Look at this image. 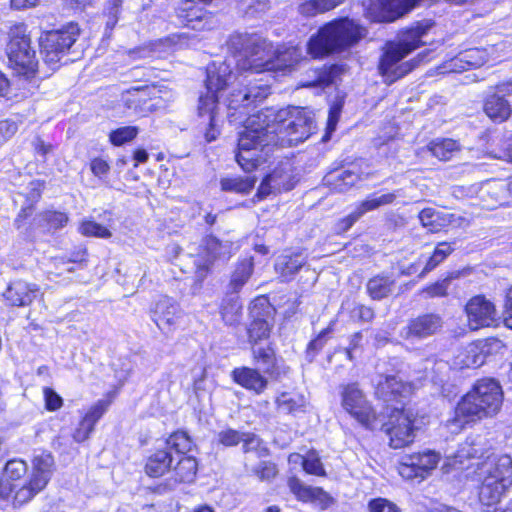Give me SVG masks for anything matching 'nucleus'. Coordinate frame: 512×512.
<instances>
[{
    "instance_id": "1",
    "label": "nucleus",
    "mask_w": 512,
    "mask_h": 512,
    "mask_svg": "<svg viewBox=\"0 0 512 512\" xmlns=\"http://www.w3.org/2000/svg\"><path fill=\"white\" fill-rule=\"evenodd\" d=\"M315 130L312 113L301 107L279 110L273 123L265 127H246L238 140L236 161L251 172L266 160L270 146H292L305 141Z\"/></svg>"
},
{
    "instance_id": "2",
    "label": "nucleus",
    "mask_w": 512,
    "mask_h": 512,
    "mask_svg": "<svg viewBox=\"0 0 512 512\" xmlns=\"http://www.w3.org/2000/svg\"><path fill=\"white\" fill-rule=\"evenodd\" d=\"M231 47L239 51L237 68L243 72L291 71L302 59L296 46L273 48L271 42L257 34H237L231 38Z\"/></svg>"
},
{
    "instance_id": "3",
    "label": "nucleus",
    "mask_w": 512,
    "mask_h": 512,
    "mask_svg": "<svg viewBox=\"0 0 512 512\" xmlns=\"http://www.w3.org/2000/svg\"><path fill=\"white\" fill-rule=\"evenodd\" d=\"M503 402L501 386L494 379H480L458 402L453 418L447 421L452 431L498 413Z\"/></svg>"
},
{
    "instance_id": "4",
    "label": "nucleus",
    "mask_w": 512,
    "mask_h": 512,
    "mask_svg": "<svg viewBox=\"0 0 512 512\" xmlns=\"http://www.w3.org/2000/svg\"><path fill=\"white\" fill-rule=\"evenodd\" d=\"M476 480L481 483L479 499L485 505L498 503L512 486V458L490 454L475 464Z\"/></svg>"
},
{
    "instance_id": "5",
    "label": "nucleus",
    "mask_w": 512,
    "mask_h": 512,
    "mask_svg": "<svg viewBox=\"0 0 512 512\" xmlns=\"http://www.w3.org/2000/svg\"><path fill=\"white\" fill-rule=\"evenodd\" d=\"M366 31L348 18L331 21L320 28L307 43V53L312 58H323L355 45Z\"/></svg>"
},
{
    "instance_id": "6",
    "label": "nucleus",
    "mask_w": 512,
    "mask_h": 512,
    "mask_svg": "<svg viewBox=\"0 0 512 512\" xmlns=\"http://www.w3.org/2000/svg\"><path fill=\"white\" fill-rule=\"evenodd\" d=\"M424 34L425 29L422 26H417L405 31L398 42L386 44L379 63V71L387 83H393L413 69L409 62L401 61L409 53L420 47L422 44L421 37Z\"/></svg>"
},
{
    "instance_id": "7",
    "label": "nucleus",
    "mask_w": 512,
    "mask_h": 512,
    "mask_svg": "<svg viewBox=\"0 0 512 512\" xmlns=\"http://www.w3.org/2000/svg\"><path fill=\"white\" fill-rule=\"evenodd\" d=\"M6 53L9 65L27 79L33 77L37 71L38 61L36 52L31 47V40L24 24L13 25L8 32Z\"/></svg>"
},
{
    "instance_id": "8",
    "label": "nucleus",
    "mask_w": 512,
    "mask_h": 512,
    "mask_svg": "<svg viewBox=\"0 0 512 512\" xmlns=\"http://www.w3.org/2000/svg\"><path fill=\"white\" fill-rule=\"evenodd\" d=\"M235 79L231 64L227 61L213 62L207 68L206 94L199 97V116H207L210 125L215 121L219 93Z\"/></svg>"
},
{
    "instance_id": "9",
    "label": "nucleus",
    "mask_w": 512,
    "mask_h": 512,
    "mask_svg": "<svg viewBox=\"0 0 512 512\" xmlns=\"http://www.w3.org/2000/svg\"><path fill=\"white\" fill-rule=\"evenodd\" d=\"M193 442L184 431L171 434L163 448L156 449L146 460L145 473L149 477H160L171 470L175 454H187L192 449Z\"/></svg>"
},
{
    "instance_id": "10",
    "label": "nucleus",
    "mask_w": 512,
    "mask_h": 512,
    "mask_svg": "<svg viewBox=\"0 0 512 512\" xmlns=\"http://www.w3.org/2000/svg\"><path fill=\"white\" fill-rule=\"evenodd\" d=\"M341 406L353 419L367 429H372L377 414L359 384L348 383L339 386Z\"/></svg>"
},
{
    "instance_id": "11",
    "label": "nucleus",
    "mask_w": 512,
    "mask_h": 512,
    "mask_svg": "<svg viewBox=\"0 0 512 512\" xmlns=\"http://www.w3.org/2000/svg\"><path fill=\"white\" fill-rule=\"evenodd\" d=\"M78 35L79 28L73 23L63 29L47 32L40 39L44 61L49 65H56L75 43Z\"/></svg>"
},
{
    "instance_id": "12",
    "label": "nucleus",
    "mask_w": 512,
    "mask_h": 512,
    "mask_svg": "<svg viewBox=\"0 0 512 512\" xmlns=\"http://www.w3.org/2000/svg\"><path fill=\"white\" fill-rule=\"evenodd\" d=\"M415 415L410 409H394L389 421L383 425L389 436L390 446L400 449L413 443L415 438Z\"/></svg>"
},
{
    "instance_id": "13",
    "label": "nucleus",
    "mask_w": 512,
    "mask_h": 512,
    "mask_svg": "<svg viewBox=\"0 0 512 512\" xmlns=\"http://www.w3.org/2000/svg\"><path fill=\"white\" fill-rule=\"evenodd\" d=\"M440 461V454L432 450L404 455L399 462V474L408 480L425 479Z\"/></svg>"
},
{
    "instance_id": "14",
    "label": "nucleus",
    "mask_w": 512,
    "mask_h": 512,
    "mask_svg": "<svg viewBox=\"0 0 512 512\" xmlns=\"http://www.w3.org/2000/svg\"><path fill=\"white\" fill-rule=\"evenodd\" d=\"M182 316L179 304L168 296H161L150 309L151 320L165 335L172 334L177 329Z\"/></svg>"
},
{
    "instance_id": "15",
    "label": "nucleus",
    "mask_w": 512,
    "mask_h": 512,
    "mask_svg": "<svg viewBox=\"0 0 512 512\" xmlns=\"http://www.w3.org/2000/svg\"><path fill=\"white\" fill-rule=\"evenodd\" d=\"M229 253V245L223 244L214 236H208L203 239L196 256H193L195 274L199 279H203L213 262Z\"/></svg>"
},
{
    "instance_id": "16",
    "label": "nucleus",
    "mask_w": 512,
    "mask_h": 512,
    "mask_svg": "<svg viewBox=\"0 0 512 512\" xmlns=\"http://www.w3.org/2000/svg\"><path fill=\"white\" fill-rule=\"evenodd\" d=\"M468 325L472 330L489 327L497 321L495 305L484 296H475L466 304Z\"/></svg>"
},
{
    "instance_id": "17",
    "label": "nucleus",
    "mask_w": 512,
    "mask_h": 512,
    "mask_svg": "<svg viewBox=\"0 0 512 512\" xmlns=\"http://www.w3.org/2000/svg\"><path fill=\"white\" fill-rule=\"evenodd\" d=\"M442 326L443 320L440 315L427 313L411 319L402 327L400 336L406 340H421L436 334Z\"/></svg>"
},
{
    "instance_id": "18",
    "label": "nucleus",
    "mask_w": 512,
    "mask_h": 512,
    "mask_svg": "<svg viewBox=\"0 0 512 512\" xmlns=\"http://www.w3.org/2000/svg\"><path fill=\"white\" fill-rule=\"evenodd\" d=\"M397 198V192L384 194L372 193L365 200L360 202L355 209L342 220L344 230L349 229L358 219L370 211H374L382 206L392 204Z\"/></svg>"
},
{
    "instance_id": "19",
    "label": "nucleus",
    "mask_w": 512,
    "mask_h": 512,
    "mask_svg": "<svg viewBox=\"0 0 512 512\" xmlns=\"http://www.w3.org/2000/svg\"><path fill=\"white\" fill-rule=\"evenodd\" d=\"M294 181L291 171L285 168H276L261 182L257 197L263 199L272 193H281L293 189Z\"/></svg>"
},
{
    "instance_id": "20",
    "label": "nucleus",
    "mask_w": 512,
    "mask_h": 512,
    "mask_svg": "<svg viewBox=\"0 0 512 512\" xmlns=\"http://www.w3.org/2000/svg\"><path fill=\"white\" fill-rule=\"evenodd\" d=\"M38 292L36 284L16 280L10 283L3 296L9 305L23 307L30 305L38 296Z\"/></svg>"
},
{
    "instance_id": "21",
    "label": "nucleus",
    "mask_w": 512,
    "mask_h": 512,
    "mask_svg": "<svg viewBox=\"0 0 512 512\" xmlns=\"http://www.w3.org/2000/svg\"><path fill=\"white\" fill-rule=\"evenodd\" d=\"M231 376L235 383L258 395L268 386V379L258 369L238 367L232 371Z\"/></svg>"
},
{
    "instance_id": "22",
    "label": "nucleus",
    "mask_w": 512,
    "mask_h": 512,
    "mask_svg": "<svg viewBox=\"0 0 512 512\" xmlns=\"http://www.w3.org/2000/svg\"><path fill=\"white\" fill-rule=\"evenodd\" d=\"M26 472V464L23 461L12 460L8 461L4 475L0 481V497L9 499L13 490L18 487L16 482Z\"/></svg>"
},
{
    "instance_id": "23",
    "label": "nucleus",
    "mask_w": 512,
    "mask_h": 512,
    "mask_svg": "<svg viewBox=\"0 0 512 512\" xmlns=\"http://www.w3.org/2000/svg\"><path fill=\"white\" fill-rule=\"evenodd\" d=\"M486 115L494 121L503 122L512 113V101L500 95L494 90L484 101Z\"/></svg>"
},
{
    "instance_id": "24",
    "label": "nucleus",
    "mask_w": 512,
    "mask_h": 512,
    "mask_svg": "<svg viewBox=\"0 0 512 512\" xmlns=\"http://www.w3.org/2000/svg\"><path fill=\"white\" fill-rule=\"evenodd\" d=\"M488 60L486 50L481 48H471L450 61L449 67L452 72H461L469 68H477L484 65Z\"/></svg>"
},
{
    "instance_id": "25",
    "label": "nucleus",
    "mask_w": 512,
    "mask_h": 512,
    "mask_svg": "<svg viewBox=\"0 0 512 512\" xmlns=\"http://www.w3.org/2000/svg\"><path fill=\"white\" fill-rule=\"evenodd\" d=\"M288 486L291 492L302 501H319L327 507L332 502V498L319 487H311L304 485L298 478L291 477L288 480Z\"/></svg>"
},
{
    "instance_id": "26",
    "label": "nucleus",
    "mask_w": 512,
    "mask_h": 512,
    "mask_svg": "<svg viewBox=\"0 0 512 512\" xmlns=\"http://www.w3.org/2000/svg\"><path fill=\"white\" fill-rule=\"evenodd\" d=\"M237 80L239 86H244V99L249 106L262 102L270 94V86L262 80L250 78V75L241 76Z\"/></svg>"
},
{
    "instance_id": "27",
    "label": "nucleus",
    "mask_w": 512,
    "mask_h": 512,
    "mask_svg": "<svg viewBox=\"0 0 512 512\" xmlns=\"http://www.w3.org/2000/svg\"><path fill=\"white\" fill-rule=\"evenodd\" d=\"M177 464L173 467V479L177 483H191L194 481L198 463L196 458L186 454H176Z\"/></svg>"
},
{
    "instance_id": "28",
    "label": "nucleus",
    "mask_w": 512,
    "mask_h": 512,
    "mask_svg": "<svg viewBox=\"0 0 512 512\" xmlns=\"http://www.w3.org/2000/svg\"><path fill=\"white\" fill-rule=\"evenodd\" d=\"M254 361L263 369V372L272 378L279 376L277 360L274 349L269 345L252 347Z\"/></svg>"
},
{
    "instance_id": "29",
    "label": "nucleus",
    "mask_w": 512,
    "mask_h": 512,
    "mask_svg": "<svg viewBox=\"0 0 512 512\" xmlns=\"http://www.w3.org/2000/svg\"><path fill=\"white\" fill-rule=\"evenodd\" d=\"M305 263L306 258L300 253L281 255L275 262V270L284 281H289Z\"/></svg>"
},
{
    "instance_id": "30",
    "label": "nucleus",
    "mask_w": 512,
    "mask_h": 512,
    "mask_svg": "<svg viewBox=\"0 0 512 512\" xmlns=\"http://www.w3.org/2000/svg\"><path fill=\"white\" fill-rule=\"evenodd\" d=\"M54 459L50 453L42 452L33 459V472L31 478L36 481V485L46 487L52 472Z\"/></svg>"
},
{
    "instance_id": "31",
    "label": "nucleus",
    "mask_w": 512,
    "mask_h": 512,
    "mask_svg": "<svg viewBox=\"0 0 512 512\" xmlns=\"http://www.w3.org/2000/svg\"><path fill=\"white\" fill-rule=\"evenodd\" d=\"M254 264L252 258H245L235 265L228 284L231 293H238L252 276Z\"/></svg>"
},
{
    "instance_id": "32",
    "label": "nucleus",
    "mask_w": 512,
    "mask_h": 512,
    "mask_svg": "<svg viewBox=\"0 0 512 512\" xmlns=\"http://www.w3.org/2000/svg\"><path fill=\"white\" fill-rule=\"evenodd\" d=\"M124 105L136 114H144L150 110L148 87H137L126 91L122 95Z\"/></svg>"
},
{
    "instance_id": "33",
    "label": "nucleus",
    "mask_w": 512,
    "mask_h": 512,
    "mask_svg": "<svg viewBox=\"0 0 512 512\" xmlns=\"http://www.w3.org/2000/svg\"><path fill=\"white\" fill-rule=\"evenodd\" d=\"M395 285V280L388 275H376L366 284L367 293L373 300H381L388 297Z\"/></svg>"
},
{
    "instance_id": "34",
    "label": "nucleus",
    "mask_w": 512,
    "mask_h": 512,
    "mask_svg": "<svg viewBox=\"0 0 512 512\" xmlns=\"http://www.w3.org/2000/svg\"><path fill=\"white\" fill-rule=\"evenodd\" d=\"M361 179L362 177L356 167L337 171L326 177L327 183L333 185L334 189L339 192L346 191Z\"/></svg>"
},
{
    "instance_id": "35",
    "label": "nucleus",
    "mask_w": 512,
    "mask_h": 512,
    "mask_svg": "<svg viewBox=\"0 0 512 512\" xmlns=\"http://www.w3.org/2000/svg\"><path fill=\"white\" fill-rule=\"evenodd\" d=\"M256 181L254 176L224 177L220 179V187L224 192L248 194L254 188Z\"/></svg>"
},
{
    "instance_id": "36",
    "label": "nucleus",
    "mask_w": 512,
    "mask_h": 512,
    "mask_svg": "<svg viewBox=\"0 0 512 512\" xmlns=\"http://www.w3.org/2000/svg\"><path fill=\"white\" fill-rule=\"evenodd\" d=\"M428 149L439 160L447 161L460 151V145L456 140L443 138L432 141Z\"/></svg>"
},
{
    "instance_id": "37",
    "label": "nucleus",
    "mask_w": 512,
    "mask_h": 512,
    "mask_svg": "<svg viewBox=\"0 0 512 512\" xmlns=\"http://www.w3.org/2000/svg\"><path fill=\"white\" fill-rule=\"evenodd\" d=\"M344 1L345 0H307L299 5L298 11L305 17H313L317 14L334 9Z\"/></svg>"
},
{
    "instance_id": "38",
    "label": "nucleus",
    "mask_w": 512,
    "mask_h": 512,
    "mask_svg": "<svg viewBox=\"0 0 512 512\" xmlns=\"http://www.w3.org/2000/svg\"><path fill=\"white\" fill-rule=\"evenodd\" d=\"M221 315L226 324L231 326L238 324L242 315V304L239 297L234 296L224 299L221 306Z\"/></svg>"
},
{
    "instance_id": "39",
    "label": "nucleus",
    "mask_w": 512,
    "mask_h": 512,
    "mask_svg": "<svg viewBox=\"0 0 512 512\" xmlns=\"http://www.w3.org/2000/svg\"><path fill=\"white\" fill-rule=\"evenodd\" d=\"M44 487L36 485V481L32 478L24 484L18 483V487L13 490L10 497L13 496L14 505H23L29 502L37 493L43 490Z\"/></svg>"
},
{
    "instance_id": "40",
    "label": "nucleus",
    "mask_w": 512,
    "mask_h": 512,
    "mask_svg": "<svg viewBox=\"0 0 512 512\" xmlns=\"http://www.w3.org/2000/svg\"><path fill=\"white\" fill-rule=\"evenodd\" d=\"M177 16L182 25L190 26L194 21L202 19L203 10L193 0H185L177 9Z\"/></svg>"
},
{
    "instance_id": "41",
    "label": "nucleus",
    "mask_w": 512,
    "mask_h": 512,
    "mask_svg": "<svg viewBox=\"0 0 512 512\" xmlns=\"http://www.w3.org/2000/svg\"><path fill=\"white\" fill-rule=\"evenodd\" d=\"M278 410L284 413H292L305 405V398L296 393L283 392L276 398Z\"/></svg>"
},
{
    "instance_id": "42",
    "label": "nucleus",
    "mask_w": 512,
    "mask_h": 512,
    "mask_svg": "<svg viewBox=\"0 0 512 512\" xmlns=\"http://www.w3.org/2000/svg\"><path fill=\"white\" fill-rule=\"evenodd\" d=\"M454 248L447 242H442L437 245L432 256L428 259L424 269L419 274L423 278L428 272L435 269L441 262H443L448 255L452 253Z\"/></svg>"
},
{
    "instance_id": "43",
    "label": "nucleus",
    "mask_w": 512,
    "mask_h": 512,
    "mask_svg": "<svg viewBox=\"0 0 512 512\" xmlns=\"http://www.w3.org/2000/svg\"><path fill=\"white\" fill-rule=\"evenodd\" d=\"M421 224L431 232H438L446 225V219L433 208H425L419 213Z\"/></svg>"
},
{
    "instance_id": "44",
    "label": "nucleus",
    "mask_w": 512,
    "mask_h": 512,
    "mask_svg": "<svg viewBox=\"0 0 512 512\" xmlns=\"http://www.w3.org/2000/svg\"><path fill=\"white\" fill-rule=\"evenodd\" d=\"M271 325L265 319L255 317L248 328L249 341L256 345L257 341L269 337Z\"/></svg>"
},
{
    "instance_id": "45",
    "label": "nucleus",
    "mask_w": 512,
    "mask_h": 512,
    "mask_svg": "<svg viewBox=\"0 0 512 512\" xmlns=\"http://www.w3.org/2000/svg\"><path fill=\"white\" fill-rule=\"evenodd\" d=\"M139 129L136 126H124L113 130L109 134L111 143L115 146H121L132 141L138 134Z\"/></svg>"
},
{
    "instance_id": "46",
    "label": "nucleus",
    "mask_w": 512,
    "mask_h": 512,
    "mask_svg": "<svg viewBox=\"0 0 512 512\" xmlns=\"http://www.w3.org/2000/svg\"><path fill=\"white\" fill-rule=\"evenodd\" d=\"M79 231L82 235L87 237H98L103 239H108L112 236L111 231L94 221H83L79 227Z\"/></svg>"
},
{
    "instance_id": "47",
    "label": "nucleus",
    "mask_w": 512,
    "mask_h": 512,
    "mask_svg": "<svg viewBox=\"0 0 512 512\" xmlns=\"http://www.w3.org/2000/svg\"><path fill=\"white\" fill-rule=\"evenodd\" d=\"M112 403V399H100L95 404H93L87 413L84 415L85 423L89 425H94L99 421V419L104 415V413L108 410L109 406Z\"/></svg>"
},
{
    "instance_id": "48",
    "label": "nucleus",
    "mask_w": 512,
    "mask_h": 512,
    "mask_svg": "<svg viewBox=\"0 0 512 512\" xmlns=\"http://www.w3.org/2000/svg\"><path fill=\"white\" fill-rule=\"evenodd\" d=\"M452 278L453 276L451 275L428 285L422 290V293L426 294L428 298L445 297L448 294V288Z\"/></svg>"
},
{
    "instance_id": "49",
    "label": "nucleus",
    "mask_w": 512,
    "mask_h": 512,
    "mask_svg": "<svg viewBox=\"0 0 512 512\" xmlns=\"http://www.w3.org/2000/svg\"><path fill=\"white\" fill-rule=\"evenodd\" d=\"M303 469L308 474H313L316 476L325 475L323 465L315 451H311L307 454V456L305 457Z\"/></svg>"
},
{
    "instance_id": "50",
    "label": "nucleus",
    "mask_w": 512,
    "mask_h": 512,
    "mask_svg": "<svg viewBox=\"0 0 512 512\" xmlns=\"http://www.w3.org/2000/svg\"><path fill=\"white\" fill-rule=\"evenodd\" d=\"M244 86H239L237 84L236 87L232 89L229 96L226 99V103L228 108L230 109H238V108H248L249 103L244 99Z\"/></svg>"
},
{
    "instance_id": "51",
    "label": "nucleus",
    "mask_w": 512,
    "mask_h": 512,
    "mask_svg": "<svg viewBox=\"0 0 512 512\" xmlns=\"http://www.w3.org/2000/svg\"><path fill=\"white\" fill-rule=\"evenodd\" d=\"M391 381H393V377H391V375L377 376V378L374 380V385H375V395L378 398H381L384 401H390V390H391V386L393 385V384H391Z\"/></svg>"
},
{
    "instance_id": "52",
    "label": "nucleus",
    "mask_w": 512,
    "mask_h": 512,
    "mask_svg": "<svg viewBox=\"0 0 512 512\" xmlns=\"http://www.w3.org/2000/svg\"><path fill=\"white\" fill-rule=\"evenodd\" d=\"M369 512H402L392 501L386 498H375L368 502Z\"/></svg>"
},
{
    "instance_id": "53",
    "label": "nucleus",
    "mask_w": 512,
    "mask_h": 512,
    "mask_svg": "<svg viewBox=\"0 0 512 512\" xmlns=\"http://www.w3.org/2000/svg\"><path fill=\"white\" fill-rule=\"evenodd\" d=\"M122 2L123 0H109L107 2L104 13L107 16L106 25L110 29H112L118 21V14L122 6Z\"/></svg>"
},
{
    "instance_id": "54",
    "label": "nucleus",
    "mask_w": 512,
    "mask_h": 512,
    "mask_svg": "<svg viewBox=\"0 0 512 512\" xmlns=\"http://www.w3.org/2000/svg\"><path fill=\"white\" fill-rule=\"evenodd\" d=\"M393 381H391L390 390V401L395 399L397 396H406L411 393L412 386L410 383L403 382L398 376L391 375Z\"/></svg>"
},
{
    "instance_id": "55",
    "label": "nucleus",
    "mask_w": 512,
    "mask_h": 512,
    "mask_svg": "<svg viewBox=\"0 0 512 512\" xmlns=\"http://www.w3.org/2000/svg\"><path fill=\"white\" fill-rule=\"evenodd\" d=\"M277 467L274 463L263 461L255 469L254 473L262 481H269L277 475Z\"/></svg>"
},
{
    "instance_id": "56",
    "label": "nucleus",
    "mask_w": 512,
    "mask_h": 512,
    "mask_svg": "<svg viewBox=\"0 0 512 512\" xmlns=\"http://www.w3.org/2000/svg\"><path fill=\"white\" fill-rule=\"evenodd\" d=\"M479 449H477L474 444L465 442L461 445L460 449L457 451L455 455L456 462L462 464L464 459L471 458H480L482 454L479 453Z\"/></svg>"
},
{
    "instance_id": "57",
    "label": "nucleus",
    "mask_w": 512,
    "mask_h": 512,
    "mask_svg": "<svg viewBox=\"0 0 512 512\" xmlns=\"http://www.w3.org/2000/svg\"><path fill=\"white\" fill-rule=\"evenodd\" d=\"M243 433L234 429H226L218 434V440L224 446H235L241 442Z\"/></svg>"
},
{
    "instance_id": "58",
    "label": "nucleus",
    "mask_w": 512,
    "mask_h": 512,
    "mask_svg": "<svg viewBox=\"0 0 512 512\" xmlns=\"http://www.w3.org/2000/svg\"><path fill=\"white\" fill-rule=\"evenodd\" d=\"M350 313L353 319L363 322H370L374 318L373 309L365 305H355Z\"/></svg>"
},
{
    "instance_id": "59",
    "label": "nucleus",
    "mask_w": 512,
    "mask_h": 512,
    "mask_svg": "<svg viewBox=\"0 0 512 512\" xmlns=\"http://www.w3.org/2000/svg\"><path fill=\"white\" fill-rule=\"evenodd\" d=\"M90 169L94 176L102 179L109 173L110 166L106 160L102 158H94L91 160Z\"/></svg>"
},
{
    "instance_id": "60",
    "label": "nucleus",
    "mask_w": 512,
    "mask_h": 512,
    "mask_svg": "<svg viewBox=\"0 0 512 512\" xmlns=\"http://www.w3.org/2000/svg\"><path fill=\"white\" fill-rule=\"evenodd\" d=\"M44 397L48 410L55 411L61 408L63 400L53 389L44 388Z\"/></svg>"
},
{
    "instance_id": "61",
    "label": "nucleus",
    "mask_w": 512,
    "mask_h": 512,
    "mask_svg": "<svg viewBox=\"0 0 512 512\" xmlns=\"http://www.w3.org/2000/svg\"><path fill=\"white\" fill-rule=\"evenodd\" d=\"M94 430V425H89L88 423H85V419L82 418V420L79 423V426L76 428L75 432L73 433V438L76 442H83L86 439H88L91 432Z\"/></svg>"
},
{
    "instance_id": "62",
    "label": "nucleus",
    "mask_w": 512,
    "mask_h": 512,
    "mask_svg": "<svg viewBox=\"0 0 512 512\" xmlns=\"http://www.w3.org/2000/svg\"><path fill=\"white\" fill-rule=\"evenodd\" d=\"M46 220L53 228H60L66 225L68 222V217L65 213L49 211L45 214Z\"/></svg>"
},
{
    "instance_id": "63",
    "label": "nucleus",
    "mask_w": 512,
    "mask_h": 512,
    "mask_svg": "<svg viewBox=\"0 0 512 512\" xmlns=\"http://www.w3.org/2000/svg\"><path fill=\"white\" fill-rule=\"evenodd\" d=\"M241 442H243L244 452L257 450L261 444V440L254 434L243 433Z\"/></svg>"
},
{
    "instance_id": "64",
    "label": "nucleus",
    "mask_w": 512,
    "mask_h": 512,
    "mask_svg": "<svg viewBox=\"0 0 512 512\" xmlns=\"http://www.w3.org/2000/svg\"><path fill=\"white\" fill-rule=\"evenodd\" d=\"M504 322L508 328L512 329V290L506 296Z\"/></svg>"
}]
</instances>
